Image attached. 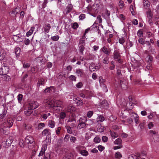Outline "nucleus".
I'll return each instance as SVG.
<instances>
[{
    "instance_id": "nucleus-1",
    "label": "nucleus",
    "mask_w": 159,
    "mask_h": 159,
    "mask_svg": "<svg viewBox=\"0 0 159 159\" xmlns=\"http://www.w3.org/2000/svg\"><path fill=\"white\" fill-rule=\"evenodd\" d=\"M13 125V121L12 120H9L3 123L2 126H4L3 128L2 129L3 132L4 134H6V132H4V130L6 128H9L12 126Z\"/></svg>"
},
{
    "instance_id": "nucleus-2",
    "label": "nucleus",
    "mask_w": 159,
    "mask_h": 159,
    "mask_svg": "<svg viewBox=\"0 0 159 159\" xmlns=\"http://www.w3.org/2000/svg\"><path fill=\"white\" fill-rule=\"evenodd\" d=\"M50 105V107H59L62 108L63 107L62 102L59 100L53 101L51 102Z\"/></svg>"
},
{
    "instance_id": "nucleus-3",
    "label": "nucleus",
    "mask_w": 159,
    "mask_h": 159,
    "mask_svg": "<svg viewBox=\"0 0 159 159\" xmlns=\"http://www.w3.org/2000/svg\"><path fill=\"white\" fill-rule=\"evenodd\" d=\"M9 70L8 67L3 66L0 68V75H5L7 74Z\"/></svg>"
},
{
    "instance_id": "nucleus-4",
    "label": "nucleus",
    "mask_w": 159,
    "mask_h": 159,
    "mask_svg": "<svg viewBox=\"0 0 159 159\" xmlns=\"http://www.w3.org/2000/svg\"><path fill=\"white\" fill-rule=\"evenodd\" d=\"M33 138L30 136H27L25 139V143L26 144H32V146L30 148H31L32 147L34 146V143Z\"/></svg>"
},
{
    "instance_id": "nucleus-5",
    "label": "nucleus",
    "mask_w": 159,
    "mask_h": 159,
    "mask_svg": "<svg viewBox=\"0 0 159 159\" xmlns=\"http://www.w3.org/2000/svg\"><path fill=\"white\" fill-rule=\"evenodd\" d=\"M39 106V104L37 102L34 101L30 102L29 103L28 108L30 109L34 110L38 107Z\"/></svg>"
},
{
    "instance_id": "nucleus-6",
    "label": "nucleus",
    "mask_w": 159,
    "mask_h": 159,
    "mask_svg": "<svg viewBox=\"0 0 159 159\" xmlns=\"http://www.w3.org/2000/svg\"><path fill=\"white\" fill-rule=\"evenodd\" d=\"M120 84L122 89L124 90L126 89L127 88V86L126 85L127 83L126 81L122 79L120 80Z\"/></svg>"
},
{
    "instance_id": "nucleus-7",
    "label": "nucleus",
    "mask_w": 159,
    "mask_h": 159,
    "mask_svg": "<svg viewBox=\"0 0 159 159\" xmlns=\"http://www.w3.org/2000/svg\"><path fill=\"white\" fill-rule=\"evenodd\" d=\"M49 129H46L42 132V134L43 135H45L47 134V138L48 137V140L50 138V136L51 135V133L49 131Z\"/></svg>"
},
{
    "instance_id": "nucleus-8",
    "label": "nucleus",
    "mask_w": 159,
    "mask_h": 159,
    "mask_svg": "<svg viewBox=\"0 0 159 159\" xmlns=\"http://www.w3.org/2000/svg\"><path fill=\"white\" fill-rule=\"evenodd\" d=\"M5 56L6 53L4 50L0 46V61L2 60Z\"/></svg>"
},
{
    "instance_id": "nucleus-9",
    "label": "nucleus",
    "mask_w": 159,
    "mask_h": 159,
    "mask_svg": "<svg viewBox=\"0 0 159 159\" xmlns=\"http://www.w3.org/2000/svg\"><path fill=\"white\" fill-rule=\"evenodd\" d=\"M101 107L105 109H107L108 107V104L107 100H104L100 103Z\"/></svg>"
},
{
    "instance_id": "nucleus-10",
    "label": "nucleus",
    "mask_w": 159,
    "mask_h": 159,
    "mask_svg": "<svg viewBox=\"0 0 159 159\" xmlns=\"http://www.w3.org/2000/svg\"><path fill=\"white\" fill-rule=\"evenodd\" d=\"M13 39L15 42H21L23 41L20 38V36L19 34L14 35L13 36Z\"/></svg>"
},
{
    "instance_id": "nucleus-11",
    "label": "nucleus",
    "mask_w": 159,
    "mask_h": 159,
    "mask_svg": "<svg viewBox=\"0 0 159 159\" xmlns=\"http://www.w3.org/2000/svg\"><path fill=\"white\" fill-rule=\"evenodd\" d=\"M114 58L116 60L120 58V55L118 51H115L113 53Z\"/></svg>"
},
{
    "instance_id": "nucleus-12",
    "label": "nucleus",
    "mask_w": 159,
    "mask_h": 159,
    "mask_svg": "<svg viewBox=\"0 0 159 159\" xmlns=\"http://www.w3.org/2000/svg\"><path fill=\"white\" fill-rule=\"evenodd\" d=\"M75 73L78 76L80 77H81L84 73L83 70L80 69H76Z\"/></svg>"
},
{
    "instance_id": "nucleus-13",
    "label": "nucleus",
    "mask_w": 159,
    "mask_h": 159,
    "mask_svg": "<svg viewBox=\"0 0 159 159\" xmlns=\"http://www.w3.org/2000/svg\"><path fill=\"white\" fill-rule=\"evenodd\" d=\"M130 116L131 117H134L135 122L136 124L139 123L138 116L137 115L135 114H134L133 113H131L130 114Z\"/></svg>"
},
{
    "instance_id": "nucleus-14",
    "label": "nucleus",
    "mask_w": 159,
    "mask_h": 159,
    "mask_svg": "<svg viewBox=\"0 0 159 159\" xmlns=\"http://www.w3.org/2000/svg\"><path fill=\"white\" fill-rule=\"evenodd\" d=\"M75 108L73 106L71 105H70L68 106L67 108V111L68 112H71L75 111Z\"/></svg>"
},
{
    "instance_id": "nucleus-15",
    "label": "nucleus",
    "mask_w": 159,
    "mask_h": 159,
    "mask_svg": "<svg viewBox=\"0 0 159 159\" xmlns=\"http://www.w3.org/2000/svg\"><path fill=\"white\" fill-rule=\"evenodd\" d=\"M85 44L84 37V36H83L82 37L80 41L78 46H84Z\"/></svg>"
},
{
    "instance_id": "nucleus-16",
    "label": "nucleus",
    "mask_w": 159,
    "mask_h": 159,
    "mask_svg": "<svg viewBox=\"0 0 159 159\" xmlns=\"http://www.w3.org/2000/svg\"><path fill=\"white\" fill-rule=\"evenodd\" d=\"M146 59L148 63H151L153 60V57L150 55H148L146 57Z\"/></svg>"
},
{
    "instance_id": "nucleus-17",
    "label": "nucleus",
    "mask_w": 159,
    "mask_h": 159,
    "mask_svg": "<svg viewBox=\"0 0 159 159\" xmlns=\"http://www.w3.org/2000/svg\"><path fill=\"white\" fill-rule=\"evenodd\" d=\"M13 142L11 137H9L7 140L6 142V144L7 146H10Z\"/></svg>"
},
{
    "instance_id": "nucleus-18",
    "label": "nucleus",
    "mask_w": 159,
    "mask_h": 159,
    "mask_svg": "<svg viewBox=\"0 0 159 159\" xmlns=\"http://www.w3.org/2000/svg\"><path fill=\"white\" fill-rule=\"evenodd\" d=\"M55 122L53 121L50 120L48 122V125L50 128H53L55 126Z\"/></svg>"
},
{
    "instance_id": "nucleus-19",
    "label": "nucleus",
    "mask_w": 159,
    "mask_h": 159,
    "mask_svg": "<svg viewBox=\"0 0 159 159\" xmlns=\"http://www.w3.org/2000/svg\"><path fill=\"white\" fill-rule=\"evenodd\" d=\"M51 28V26H50V25L49 24H48L44 28V31L46 33H48L50 29Z\"/></svg>"
},
{
    "instance_id": "nucleus-20",
    "label": "nucleus",
    "mask_w": 159,
    "mask_h": 159,
    "mask_svg": "<svg viewBox=\"0 0 159 159\" xmlns=\"http://www.w3.org/2000/svg\"><path fill=\"white\" fill-rule=\"evenodd\" d=\"M102 51L105 54H109L110 53V50L105 46L102 48Z\"/></svg>"
},
{
    "instance_id": "nucleus-21",
    "label": "nucleus",
    "mask_w": 159,
    "mask_h": 159,
    "mask_svg": "<svg viewBox=\"0 0 159 159\" xmlns=\"http://www.w3.org/2000/svg\"><path fill=\"white\" fill-rule=\"evenodd\" d=\"M87 121V118L84 116L81 117L79 120V123H85Z\"/></svg>"
},
{
    "instance_id": "nucleus-22",
    "label": "nucleus",
    "mask_w": 159,
    "mask_h": 159,
    "mask_svg": "<svg viewBox=\"0 0 159 159\" xmlns=\"http://www.w3.org/2000/svg\"><path fill=\"white\" fill-rule=\"evenodd\" d=\"M122 142L121 139L120 138H118L114 142V143L115 144L122 145Z\"/></svg>"
},
{
    "instance_id": "nucleus-23",
    "label": "nucleus",
    "mask_w": 159,
    "mask_h": 159,
    "mask_svg": "<svg viewBox=\"0 0 159 159\" xmlns=\"http://www.w3.org/2000/svg\"><path fill=\"white\" fill-rule=\"evenodd\" d=\"M73 155L71 153H68L65 157V159H72L73 158Z\"/></svg>"
},
{
    "instance_id": "nucleus-24",
    "label": "nucleus",
    "mask_w": 159,
    "mask_h": 159,
    "mask_svg": "<svg viewBox=\"0 0 159 159\" xmlns=\"http://www.w3.org/2000/svg\"><path fill=\"white\" fill-rule=\"evenodd\" d=\"M146 14L148 18H152L153 17V13L151 11H148L146 12Z\"/></svg>"
},
{
    "instance_id": "nucleus-25",
    "label": "nucleus",
    "mask_w": 159,
    "mask_h": 159,
    "mask_svg": "<svg viewBox=\"0 0 159 159\" xmlns=\"http://www.w3.org/2000/svg\"><path fill=\"white\" fill-rule=\"evenodd\" d=\"M80 153L82 155L84 156H88L89 154L88 151L85 150L80 151Z\"/></svg>"
},
{
    "instance_id": "nucleus-26",
    "label": "nucleus",
    "mask_w": 159,
    "mask_h": 159,
    "mask_svg": "<svg viewBox=\"0 0 159 159\" xmlns=\"http://www.w3.org/2000/svg\"><path fill=\"white\" fill-rule=\"evenodd\" d=\"M106 129L105 127L103 126H100V127L98 126L97 130L98 131L100 132H103Z\"/></svg>"
},
{
    "instance_id": "nucleus-27",
    "label": "nucleus",
    "mask_w": 159,
    "mask_h": 159,
    "mask_svg": "<svg viewBox=\"0 0 159 159\" xmlns=\"http://www.w3.org/2000/svg\"><path fill=\"white\" fill-rule=\"evenodd\" d=\"M94 64L93 63H91L90 66L89 67V70L91 71H95V70L97 69L96 68L97 67H94Z\"/></svg>"
},
{
    "instance_id": "nucleus-28",
    "label": "nucleus",
    "mask_w": 159,
    "mask_h": 159,
    "mask_svg": "<svg viewBox=\"0 0 159 159\" xmlns=\"http://www.w3.org/2000/svg\"><path fill=\"white\" fill-rule=\"evenodd\" d=\"M86 125V123H79V124L77 126V128L79 129H80L82 128L85 127Z\"/></svg>"
},
{
    "instance_id": "nucleus-29",
    "label": "nucleus",
    "mask_w": 159,
    "mask_h": 159,
    "mask_svg": "<svg viewBox=\"0 0 159 159\" xmlns=\"http://www.w3.org/2000/svg\"><path fill=\"white\" fill-rule=\"evenodd\" d=\"M34 29V27H32L30 30L27 33L26 36H29L30 35L33 33Z\"/></svg>"
},
{
    "instance_id": "nucleus-30",
    "label": "nucleus",
    "mask_w": 159,
    "mask_h": 159,
    "mask_svg": "<svg viewBox=\"0 0 159 159\" xmlns=\"http://www.w3.org/2000/svg\"><path fill=\"white\" fill-rule=\"evenodd\" d=\"M21 52V50L20 48L19 47L16 48L15 50V53L16 56H18Z\"/></svg>"
},
{
    "instance_id": "nucleus-31",
    "label": "nucleus",
    "mask_w": 159,
    "mask_h": 159,
    "mask_svg": "<svg viewBox=\"0 0 159 159\" xmlns=\"http://www.w3.org/2000/svg\"><path fill=\"white\" fill-rule=\"evenodd\" d=\"M115 157L117 159H120L122 156V155L119 152H116L115 153Z\"/></svg>"
},
{
    "instance_id": "nucleus-32",
    "label": "nucleus",
    "mask_w": 159,
    "mask_h": 159,
    "mask_svg": "<svg viewBox=\"0 0 159 159\" xmlns=\"http://www.w3.org/2000/svg\"><path fill=\"white\" fill-rule=\"evenodd\" d=\"M79 47V51L82 54H83V51L85 48L84 46H78Z\"/></svg>"
},
{
    "instance_id": "nucleus-33",
    "label": "nucleus",
    "mask_w": 159,
    "mask_h": 159,
    "mask_svg": "<svg viewBox=\"0 0 159 159\" xmlns=\"http://www.w3.org/2000/svg\"><path fill=\"white\" fill-rule=\"evenodd\" d=\"M104 117L100 115L98 116V122H102L104 120Z\"/></svg>"
},
{
    "instance_id": "nucleus-34",
    "label": "nucleus",
    "mask_w": 159,
    "mask_h": 159,
    "mask_svg": "<svg viewBox=\"0 0 159 159\" xmlns=\"http://www.w3.org/2000/svg\"><path fill=\"white\" fill-rule=\"evenodd\" d=\"M32 110L28 108V110L25 111V114L27 116H30L33 112Z\"/></svg>"
},
{
    "instance_id": "nucleus-35",
    "label": "nucleus",
    "mask_w": 159,
    "mask_h": 159,
    "mask_svg": "<svg viewBox=\"0 0 159 159\" xmlns=\"http://www.w3.org/2000/svg\"><path fill=\"white\" fill-rule=\"evenodd\" d=\"M150 2L148 1L145 0L143 2V5L145 7H148L150 5Z\"/></svg>"
},
{
    "instance_id": "nucleus-36",
    "label": "nucleus",
    "mask_w": 159,
    "mask_h": 159,
    "mask_svg": "<svg viewBox=\"0 0 159 159\" xmlns=\"http://www.w3.org/2000/svg\"><path fill=\"white\" fill-rule=\"evenodd\" d=\"M44 80L43 79H40L38 81V84L39 85H43L44 84Z\"/></svg>"
},
{
    "instance_id": "nucleus-37",
    "label": "nucleus",
    "mask_w": 159,
    "mask_h": 159,
    "mask_svg": "<svg viewBox=\"0 0 159 159\" xmlns=\"http://www.w3.org/2000/svg\"><path fill=\"white\" fill-rule=\"evenodd\" d=\"M66 129L67 130V133L71 134L72 133V131L71 129V128L69 126H67L66 127Z\"/></svg>"
},
{
    "instance_id": "nucleus-38",
    "label": "nucleus",
    "mask_w": 159,
    "mask_h": 159,
    "mask_svg": "<svg viewBox=\"0 0 159 159\" xmlns=\"http://www.w3.org/2000/svg\"><path fill=\"white\" fill-rule=\"evenodd\" d=\"M52 87H50L48 88L45 89L44 90V92L45 93H50L52 92V90L51 89V88H52Z\"/></svg>"
},
{
    "instance_id": "nucleus-39",
    "label": "nucleus",
    "mask_w": 159,
    "mask_h": 159,
    "mask_svg": "<svg viewBox=\"0 0 159 159\" xmlns=\"http://www.w3.org/2000/svg\"><path fill=\"white\" fill-rule=\"evenodd\" d=\"M23 95L22 94H20L17 96V99L18 101L20 103H21V101L22 100Z\"/></svg>"
},
{
    "instance_id": "nucleus-40",
    "label": "nucleus",
    "mask_w": 159,
    "mask_h": 159,
    "mask_svg": "<svg viewBox=\"0 0 159 159\" xmlns=\"http://www.w3.org/2000/svg\"><path fill=\"white\" fill-rule=\"evenodd\" d=\"M128 159H139V158L135 155H130L128 158Z\"/></svg>"
},
{
    "instance_id": "nucleus-41",
    "label": "nucleus",
    "mask_w": 159,
    "mask_h": 159,
    "mask_svg": "<svg viewBox=\"0 0 159 159\" xmlns=\"http://www.w3.org/2000/svg\"><path fill=\"white\" fill-rule=\"evenodd\" d=\"M31 125H25V129L28 131H29L31 129Z\"/></svg>"
},
{
    "instance_id": "nucleus-42",
    "label": "nucleus",
    "mask_w": 159,
    "mask_h": 159,
    "mask_svg": "<svg viewBox=\"0 0 159 159\" xmlns=\"http://www.w3.org/2000/svg\"><path fill=\"white\" fill-rule=\"evenodd\" d=\"M60 116L61 118L62 119H64L66 116L65 113L64 112H61L60 114Z\"/></svg>"
},
{
    "instance_id": "nucleus-43",
    "label": "nucleus",
    "mask_w": 159,
    "mask_h": 159,
    "mask_svg": "<svg viewBox=\"0 0 159 159\" xmlns=\"http://www.w3.org/2000/svg\"><path fill=\"white\" fill-rule=\"evenodd\" d=\"M146 68L148 70H152V64L151 63H148L146 66Z\"/></svg>"
},
{
    "instance_id": "nucleus-44",
    "label": "nucleus",
    "mask_w": 159,
    "mask_h": 159,
    "mask_svg": "<svg viewBox=\"0 0 159 159\" xmlns=\"http://www.w3.org/2000/svg\"><path fill=\"white\" fill-rule=\"evenodd\" d=\"M100 140L101 139L98 136L95 137L94 139V141L96 143H99L100 142Z\"/></svg>"
},
{
    "instance_id": "nucleus-45",
    "label": "nucleus",
    "mask_w": 159,
    "mask_h": 159,
    "mask_svg": "<svg viewBox=\"0 0 159 159\" xmlns=\"http://www.w3.org/2000/svg\"><path fill=\"white\" fill-rule=\"evenodd\" d=\"M124 6V4L123 1H120L119 3V6L120 9H122Z\"/></svg>"
},
{
    "instance_id": "nucleus-46",
    "label": "nucleus",
    "mask_w": 159,
    "mask_h": 159,
    "mask_svg": "<svg viewBox=\"0 0 159 159\" xmlns=\"http://www.w3.org/2000/svg\"><path fill=\"white\" fill-rule=\"evenodd\" d=\"M59 37L58 35H56L52 37L51 39L53 41H57L59 39Z\"/></svg>"
},
{
    "instance_id": "nucleus-47",
    "label": "nucleus",
    "mask_w": 159,
    "mask_h": 159,
    "mask_svg": "<svg viewBox=\"0 0 159 159\" xmlns=\"http://www.w3.org/2000/svg\"><path fill=\"white\" fill-rule=\"evenodd\" d=\"M148 50L149 51L151 52L153 54H154L155 52L154 51V49L151 46L149 47Z\"/></svg>"
},
{
    "instance_id": "nucleus-48",
    "label": "nucleus",
    "mask_w": 159,
    "mask_h": 159,
    "mask_svg": "<svg viewBox=\"0 0 159 159\" xmlns=\"http://www.w3.org/2000/svg\"><path fill=\"white\" fill-rule=\"evenodd\" d=\"M76 103L79 106H80L82 105L83 104L82 101L81 100H80V99L78 100H77L76 102Z\"/></svg>"
},
{
    "instance_id": "nucleus-49",
    "label": "nucleus",
    "mask_w": 159,
    "mask_h": 159,
    "mask_svg": "<svg viewBox=\"0 0 159 159\" xmlns=\"http://www.w3.org/2000/svg\"><path fill=\"white\" fill-rule=\"evenodd\" d=\"M79 26V25L78 24L75 22L74 23L72 26V28L75 29H76Z\"/></svg>"
},
{
    "instance_id": "nucleus-50",
    "label": "nucleus",
    "mask_w": 159,
    "mask_h": 159,
    "mask_svg": "<svg viewBox=\"0 0 159 159\" xmlns=\"http://www.w3.org/2000/svg\"><path fill=\"white\" fill-rule=\"evenodd\" d=\"M87 123H86V125H92L93 124V121L90 120H87Z\"/></svg>"
},
{
    "instance_id": "nucleus-51",
    "label": "nucleus",
    "mask_w": 159,
    "mask_h": 159,
    "mask_svg": "<svg viewBox=\"0 0 159 159\" xmlns=\"http://www.w3.org/2000/svg\"><path fill=\"white\" fill-rule=\"evenodd\" d=\"M69 78L70 80H73L74 81H76V77L73 75H70L69 77Z\"/></svg>"
},
{
    "instance_id": "nucleus-52",
    "label": "nucleus",
    "mask_w": 159,
    "mask_h": 159,
    "mask_svg": "<svg viewBox=\"0 0 159 159\" xmlns=\"http://www.w3.org/2000/svg\"><path fill=\"white\" fill-rule=\"evenodd\" d=\"M30 66V64L28 63H24L23 64V67L25 68H28Z\"/></svg>"
},
{
    "instance_id": "nucleus-53",
    "label": "nucleus",
    "mask_w": 159,
    "mask_h": 159,
    "mask_svg": "<svg viewBox=\"0 0 159 159\" xmlns=\"http://www.w3.org/2000/svg\"><path fill=\"white\" fill-rule=\"evenodd\" d=\"M143 31L141 30H138V32H137V35L139 37H141V36H142V35L143 34Z\"/></svg>"
},
{
    "instance_id": "nucleus-54",
    "label": "nucleus",
    "mask_w": 159,
    "mask_h": 159,
    "mask_svg": "<svg viewBox=\"0 0 159 159\" xmlns=\"http://www.w3.org/2000/svg\"><path fill=\"white\" fill-rule=\"evenodd\" d=\"M37 60L42 63L44 61L45 59L43 57H40L37 58Z\"/></svg>"
},
{
    "instance_id": "nucleus-55",
    "label": "nucleus",
    "mask_w": 159,
    "mask_h": 159,
    "mask_svg": "<svg viewBox=\"0 0 159 159\" xmlns=\"http://www.w3.org/2000/svg\"><path fill=\"white\" fill-rule=\"evenodd\" d=\"M139 43H141L142 44H144V42L145 41H144V39L142 38H139Z\"/></svg>"
},
{
    "instance_id": "nucleus-56",
    "label": "nucleus",
    "mask_w": 159,
    "mask_h": 159,
    "mask_svg": "<svg viewBox=\"0 0 159 159\" xmlns=\"http://www.w3.org/2000/svg\"><path fill=\"white\" fill-rule=\"evenodd\" d=\"M44 159H51V156L50 154L47 153L45 156Z\"/></svg>"
},
{
    "instance_id": "nucleus-57",
    "label": "nucleus",
    "mask_w": 159,
    "mask_h": 159,
    "mask_svg": "<svg viewBox=\"0 0 159 159\" xmlns=\"http://www.w3.org/2000/svg\"><path fill=\"white\" fill-rule=\"evenodd\" d=\"M25 144V142L23 140L20 141V142L19 143V144L20 146L21 147H22V148H23L24 147Z\"/></svg>"
},
{
    "instance_id": "nucleus-58",
    "label": "nucleus",
    "mask_w": 159,
    "mask_h": 159,
    "mask_svg": "<svg viewBox=\"0 0 159 159\" xmlns=\"http://www.w3.org/2000/svg\"><path fill=\"white\" fill-rule=\"evenodd\" d=\"M24 42L25 44L26 45H27L30 44V40L28 39H25L24 40Z\"/></svg>"
},
{
    "instance_id": "nucleus-59",
    "label": "nucleus",
    "mask_w": 159,
    "mask_h": 159,
    "mask_svg": "<svg viewBox=\"0 0 159 159\" xmlns=\"http://www.w3.org/2000/svg\"><path fill=\"white\" fill-rule=\"evenodd\" d=\"M119 42L120 43L123 44L125 42L124 39L123 38L119 39Z\"/></svg>"
},
{
    "instance_id": "nucleus-60",
    "label": "nucleus",
    "mask_w": 159,
    "mask_h": 159,
    "mask_svg": "<svg viewBox=\"0 0 159 159\" xmlns=\"http://www.w3.org/2000/svg\"><path fill=\"white\" fill-rule=\"evenodd\" d=\"M108 138L106 136H103L102 137V141L104 142H106L108 140Z\"/></svg>"
},
{
    "instance_id": "nucleus-61",
    "label": "nucleus",
    "mask_w": 159,
    "mask_h": 159,
    "mask_svg": "<svg viewBox=\"0 0 159 159\" xmlns=\"http://www.w3.org/2000/svg\"><path fill=\"white\" fill-rule=\"evenodd\" d=\"M47 148V145L46 144H44L43 145L41 150L43 151V152H45V150Z\"/></svg>"
},
{
    "instance_id": "nucleus-62",
    "label": "nucleus",
    "mask_w": 159,
    "mask_h": 159,
    "mask_svg": "<svg viewBox=\"0 0 159 159\" xmlns=\"http://www.w3.org/2000/svg\"><path fill=\"white\" fill-rule=\"evenodd\" d=\"M111 135L112 138L114 139L117 137V136H116L115 133L114 132H111Z\"/></svg>"
},
{
    "instance_id": "nucleus-63",
    "label": "nucleus",
    "mask_w": 159,
    "mask_h": 159,
    "mask_svg": "<svg viewBox=\"0 0 159 159\" xmlns=\"http://www.w3.org/2000/svg\"><path fill=\"white\" fill-rule=\"evenodd\" d=\"M103 63L105 64H107L108 63V58L107 57H105L103 60Z\"/></svg>"
},
{
    "instance_id": "nucleus-64",
    "label": "nucleus",
    "mask_w": 159,
    "mask_h": 159,
    "mask_svg": "<svg viewBox=\"0 0 159 159\" xmlns=\"http://www.w3.org/2000/svg\"><path fill=\"white\" fill-rule=\"evenodd\" d=\"M152 137L155 141H159V138L157 136V134L156 135H152Z\"/></svg>"
}]
</instances>
